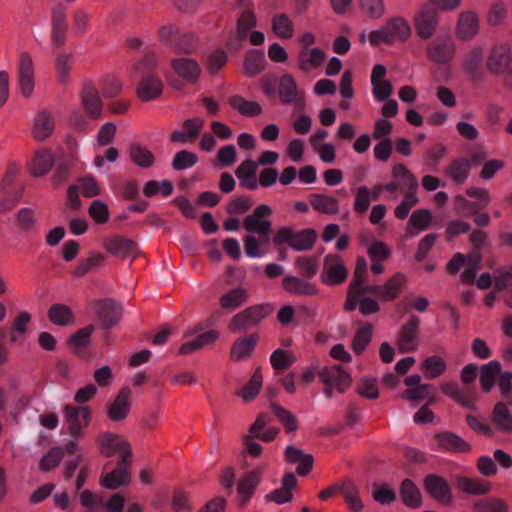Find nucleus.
Segmentation results:
<instances>
[{
	"label": "nucleus",
	"mask_w": 512,
	"mask_h": 512,
	"mask_svg": "<svg viewBox=\"0 0 512 512\" xmlns=\"http://www.w3.org/2000/svg\"><path fill=\"white\" fill-rule=\"evenodd\" d=\"M400 495L404 504L410 508H418L422 505L421 493L410 479H405L402 482Z\"/></svg>",
	"instance_id": "nucleus-51"
},
{
	"label": "nucleus",
	"mask_w": 512,
	"mask_h": 512,
	"mask_svg": "<svg viewBox=\"0 0 512 512\" xmlns=\"http://www.w3.org/2000/svg\"><path fill=\"white\" fill-rule=\"evenodd\" d=\"M52 33L51 41L56 47H62L67 40V15L66 7L62 4L57 5L52 11Z\"/></svg>",
	"instance_id": "nucleus-22"
},
{
	"label": "nucleus",
	"mask_w": 512,
	"mask_h": 512,
	"mask_svg": "<svg viewBox=\"0 0 512 512\" xmlns=\"http://www.w3.org/2000/svg\"><path fill=\"white\" fill-rule=\"evenodd\" d=\"M347 275V269L339 256L329 254L325 257V265L321 273L324 284L329 286L340 284L346 280Z\"/></svg>",
	"instance_id": "nucleus-16"
},
{
	"label": "nucleus",
	"mask_w": 512,
	"mask_h": 512,
	"mask_svg": "<svg viewBox=\"0 0 512 512\" xmlns=\"http://www.w3.org/2000/svg\"><path fill=\"white\" fill-rule=\"evenodd\" d=\"M355 199L353 202V209L358 214H364L370 206L372 200V192L369 187L363 185L355 190Z\"/></svg>",
	"instance_id": "nucleus-62"
},
{
	"label": "nucleus",
	"mask_w": 512,
	"mask_h": 512,
	"mask_svg": "<svg viewBox=\"0 0 512 512\" xmlns=\"http://www.w3.org/2000/svg\"><path fill=\"white\" fill-rule=\"evenodd\" d=\"M316 374L324 384V394L327 398H331L335 391L344 393L352 382L350 374L341 365L323 367L320 370H317L314 365L305 367L301 379L304 383L309 384L314 381Z\"/></svg>",
	"instance_id": "nucleus-1"
},
{
	"label": "nucleus",
	"mask_w": 512,
	"mask_h": 512,
	"mask_svg": "<svg viewBox=\"0 0 512 512\" xmlns=\"http://www.w3.org/2000/svg\"><path fill=\"white\" fill-rule=\"evenodd\" d=\"M257 341L258 337L256 335L237 339L231 348V358L236 361L247 359L255 349Z\"/></svg>",
	"instance_id": "nucleus-43"
},
{
	"label": "nucleus",
	"mask_w": 512,
	"mask_h": 512,
	"mask_svg": "<svg viewBox=\"0 0 512 512\" xmlns=\"http://www.w3.org/2000/svg\"><path fill=\"white\" fill-rule=\"evenodd\" d=\"M130 391L128 389H122L116 396L113 403L107 409V416L112 421L124 420L130 409L129 403Z\"/></svg>",
	"instance_id": "nucleus-39"
},
{
	"label": "nucleus",
	"mask_w": 512,
	"mask_h": 512,
	"mask_svg": "<svg viewBox=\"0 0 512 512\" xmlns=\"http://www.w3.org/2000/svg\"><path fill=\"white\" fill-rule=\"evenodd\" d=\"M129 156L132 162L141 168H149L155 162V157L152 152L139 143H134L130 146Z\"/></svg>",
	"instance_id": "nucleus-50"
},
{
	"label": "nucleus",
	"mask_w": 512,
	"mask_h": 512,
	"mask_svg": "<svg viewBox=\"0 0 512 512\" xmlns=\"http://www.w3.org/2000/svg\"><path fill=\"white\" fill-rule=\"evenodd\" d=\"M310 204L315 211L323 214L335 215L340 211L339 200L335 196L324 193L311 194Z\"/></svg>",
	"instance_id": "nucleus-38"
},
{
	"label": "nucleus",
	"mask_w": 512,
	"mask_h": 512,
	"mask_svg": "<svg viewBox=\"0 0 512 512\" xmlns=\"http://www.w3.org/2000/svg\"><path fill=\"white\" fill-rule=\"evenodd\" d=\"M17 84L26 98L32 96V57L28 52L20 55L17 68Z\"/></svg>",
	"instance_id": "nucleus-25"
},
{
	"label": "nucleus",
	"mask_w": 512,
	"mask_h": 512,
	"mask_svg": "<svg viewBox=\"0 0 512 512\" xmlns=\"http://www.w3.org/2000/svg\"><path fill=\"white\" fill-rule=\"evenodd\" d=\"M341 493L343 494L345 503L350 510L359 512L364 508L359 491L351 481H344L341 484Z\"/></svg>",
	"instance_id": "nucleus-53"
},
{
	"label": "nucleus",
	"mask_w": 512,
	"mask_h": 512,
	"mask_svg": "<svg viewBox=\"0 0 512 512\" xmlns=\"http://www.w3.org/2000/svg\"><path fill=\"white\" fill-rule=\"evenodd\" d=\"M456 487L463 493L482 496L488 494L492 490V484L478 477H467L458 475L455 478Z\"/></svg>",
	"instance_id": "nucleus-26"
},
{
	"label": "nucleus",
	"mask_w": 512,
	"mask_h": 512,
	"mask_svg": "<svg viewBox=\"0 0 512 512\" xmlns=\"http://www.w3.org/2000/svg\"><path fill=\"white\" fill-rule=\"evenodd\" d=\"M130 469L131 459H119L116 468L101 477L100 485L109 490L128 485L131 481Z\"/></svg>",
	"instance_id": "nucleus-13"
},
{
	"label": "nucleus",
	"mask_w": 512,
	"mask_h": 512,
	"mask_svg": "<svg viewBox=\"0 0 512 512\" xmlns=\"http://www.w3.org/2000/svg\"><path fill=\"white\" fill-rule=\"evenodd\" d=\"M479 32V19L472 11L462 12L459 16L456 35L460 40H471Z\"/></svg>",
	"instance_id": "nucleus-35"
},
{
	"label": "nucleus",
	"mask_w": 512,
	"mask_h": 512,
	"mask_svg": "<svg viewBox=\"0 0 512 512\" xmlns=\"http://www.w3.org/2000/svg\"><path fill=\"white\" fill-rule=\"evenodd\" d=\"M159 41L173 49L176 53L189 54L194 49V36L181 34L175 24H165L158 29Z\"/></svg>",
	"instance_id": "nucleus-6"
},
{
	"label": "nucleus",
	"mask_w": 512,
	"mask_h": 512,
	"mask_svg": "<svg viewBox=\"0 0 512 512\" xmlns=\"http://www.w3.org/2000/svg\"><path fill=\"white\" fill-rule=\"evenodd\" d=\"M471 164L465 158H458L453 160L445 168V174L455 184H463L469 177Z\"/></svg>",
	"instance_id": "nucleus-40"
},
{
	"label": "nucleus",
	"mask_w": 512,
	"mask_h": 512,
	"mask_svg": "<svg viewBox=\"0 0 512 512\" xmlns=\"http://www.w3.org/2000/svg\"><path fill=\"white\" fill-rule=\"evenodd\" d=\"M297 479L293 473H286L282 479L280 488L275 489L265 496L267 502H274L276 504H285L293 499L292 489L296 486Z\"/></svg>",
	"instance_id": "nucleus-36"
},
{
	"label": "nucleus",
	"mask_w": 512,
	"mask_h": 512,
	"mask_svg": "<svg viewBox=\"0 0 512 512\" xmlns=\"http://www.w3.org/2000/svg\"><path fill=\"white\" fill-rule=\"evenodd\" d=\"M486 69L495 76L503 77V85L512 89V48L507 42L494 44L486 59Z\"/></svg>",
	"instance_id": "nucleus-2"
},
{
	"label": "nucleus",
	"mask_w": 512,
	"mask_h": 512,
	"mask_svg": "<svg viewBox=\"0 0 512 512\" xmlns=\"http://www.w3.org/2000/svg\"><path fill=\"white\" fill-rule=\"evenodd\" d=\"M326 58L320 48H302L298 54V67L304 73H309L322 66Z\"/></svg>",
	"instance_id": "nucleus-32"
},
{
	"label": "nucleus",
	"mask_w": 512,
	"mask_h": 512,
	"mask_svg": "<svg viewBox=\"0 0 512 512\" xmlns=\"http://www.w3.org/2000/svg\"><path fill=\"white\" fill-rule=\"evenodd\" d=\"M79 97L86 115L94 120L100 119L103 111V102L92 80L83 81Z\"/></svg>",
	"instance_id": "nucleus-9"
},
{
	"label": "nucleus",
	"mask_w": 512,
	"mask_h": 512,
	"mask_svg": "<svg viewBox=\"0 0 512 512\" xmlns=\"http://www.w3.org/2000/svg\"><path fill=\"white\" fill-rule=\"evenodd\" d=\"M54 157L50 150L43 149L34 154V176H42L52 168Z\"/></svg>",
	"instance_id": "nucleus-59"
},
{
	"label": "nucleus",
	"mask_w": 512,
	"mask_h": 512,
	"mask_svg": "<svg viewBox=\"0 0 512 512\" xmlns=\"http://www.w3.org/2000/svg\"><path fill=\"white\" fill-rule=\"evenodd\" d=\"M257 24L256 15L252 10H245L237 21V35L240 40L245 39L252 28Z\"/></svg>",
	"instance_id": "nucleus-63"
},
{
	"label": "nucleus",
	"mask_w": 512,
	"mask_h": 512,
	"mask_svg": "<svg viewBox=\"0 0 512 512\" xmlns=\"http://www.w3.org/2000/svg\"><path fill=\"white\" fill-rule=\"evenodd\" d=\"M424 487L427 493L437 502L452 503L451 487L443 477L435 474L427 475L424 479Z\"/></svg>",
	"instance_id": "nucleus-20"
},
{
	"label": "nucleus",
	"mask_w": 512,
	"mask_h": 512,
	"mask_svg": "<svg viewBox=\"0 0 512 512\" xmlns=\"http://www.w3.org/2000/svg\"><path fill=\"white\" fill-rule=\"evenodd\" d=\"M419 184L415 186V189L412 188H403L406 190L404 198L394 209V216L399 220H404L408 217L410 210L416 206L419 202V198L417 196Z\"/></svg>",
	"instance_id": "nucleus-48"
},
{
	"label": "nucleus",
	"mask_w": 512,
	"mask_h": 512,
	"mask_svg": "<svg viewBox=\"0 0 512 512\" xmlns=\"http://www.w3.org/2000/svg\"><path fill=\"white\" fill-rule=\"evenodd\" d=\"M104 249L113 256L124 258H135L139 254L137 243L131 239L114 236L104 240Z\"/></svg>",
	"instance_id": "nucleus-17"
},
{
	"label": "nucleus",
	"mask_w": 512,
	"mask_h": 512,
	"mask_svg": "<svg viewBox=\"0 0 512 512\" xmlns=\"http://www.w3.org/2000/svg\"><path fill=\"white\" fill-rule=\"evenodd\" d=\"M230 105L243 116L254 117L262 113V107L259 103L246 100L239 95L231 97Z\"/></svg>",
	"instance_id": "nucleus-52"
},
{
	"label": "nucleus",
	"mask_w": 512,
	"mask_h": 512,
	"mask_svg": "<svg viewBox=\"0 0 512 512\" xmlns=\"http://www.w3.org/2000/svg\"><path fill=\"white\" fill-rule=\"evenodd\" d=\"M285 459L290 464H297L296 471L301 476L308 475L313 468V456L304 453L303 450L295 448L291 445L287 446L284 451Z\"/></svg>",
	"instance_id": "nucleus-30"
},
{
	"label": "nucleus",
	"mask_w": 512,
	"mask_h": 512,
	"mask_svg": "<svg viewBox=\"0 0 512 512\" xmlns=\"http://www.w3.org/2000/svg\"><path fill=\"white\" fill-rule=\"evenodd\" d=\"M248 291L242 287L231 289L220 297V306L227 311H233L248 300Z\"/></svg>",
	"instance_id": "nucleus-42"
},
{
	"label": "nucleus",
	"mask_w": 512,
	"mask_h": 512,
	"mask_svg": "<svg viewBox=\"0 0 512 512\" xmlns=\"http://www.w3.org/2000/svg\"><path fill=\"white\" fill-rule=\"evenodd\" d=\"M163 90L162 81L155 75L144 76L137 86V96L143 102L158 98Z\"/></svg>",
	"instance_id": "nucleus-34"
},
{
	"label": "nucleus",
	"mask_w": 512,
	"mask_h": 512,
	"mask_svg": "<svg viewBox=\"0 0 512 512\" xmlns=\"http://www.w3.org/2000/svg\"><path fill=\"white\" fill-rule=\"evenodd\" d=\"M392 176L400 182L401 189L412 188L415 189L418 181L410 170L403 164L398 163L392 167Z\"/></svg>",
	"instance_id": "nucleus-61"
},
{
	"label": "nucleus",
	"mask_w": 512,
	"mask_h": 512,
	"mask_svg": "<svg viewBox=\"0 0 512 512\" xmlns=\"http://www.w3.org/2000/svg\"><path fill=\"white\" fill-rule=\"evenodd\" d=\"M171 67L176 75L186 83H195L201 74L199 63L192 58L179 57L171 61Z\"/></svg>",
	"instance_id": "nucleus-24"
},
{
	"label": "nucleus",
	"mask_w": 512,
	"mask_h": 512,
	"mask_svg": "<svg viewBox=\"0 0 512 512\" xmlns=\"http://www.w3.org/2000/svg\"><path fill=\"white\" fill-rule=\"evenodd\" d=\"M283 105L302 104L304 93L298 89L295 79L290 74L279 78L277 93Z\"/></svg>",
	"instance_id": "nucleus-18"
},
{
	"label": "nucleus",
	"mask_w": 512,
	"mask_h": 512,
	"mask_svg": "<svg viewBox=\"0 0 512 512\" xmlns=\"http://www.w3.org/2000/svg\"><path fill=\"white\" fill-rule=\"evenodd\" d=\"M407 278L403 273H396L384 284L378 285V299L383 302H390L398 298L406 286Z\"/></svg>",
	"instance_id": "nucleus-28"
},
{
	"label": "nucleus",
	"mask_w": 512,
	"mask_h": 512,
	"mask_svg": "<svg viewBox=\"0 0 512 512\" xmlns=\"http://www.w3.org/2000/svg\"><path fill=\"white\" fill-rule=\"evenodd\" d=\"M266 66V59L262 52L250 50L244 60V72L248 77H254L261 73Z\"/></svg>",
	"instance_id": "nucleus-49"
},
{
	"label": "nucleus",
	"mask_w": 512,
	"mask_h": 512,
	"mask_svg": "<svg viewBox=\"0 0 512 512\" xmlns=\"http://www.w3.org/2000/svg\"><path fill=\"white\" fill-rule=\"evenodd\" d=\"M316 239L317 234L314 229L294 231L292 228L284 226L274 234L273 243L276 246L287 244L296 251H307L314 246Z\"/></svg>",
	"instance_id": "nucleus-4"
},
{
	"label": "nucleus",
	"mask_w": 512,
	"mask_h": 512,
	"mask_svg": "<svg viewBox=\"0 0 512 512\" xmlns=\"http://www.w3.org/2000/svg\"><path fill=\"white\" fill-rule=\"evenodd\" d=\"M295 362V355L288 350L277 349L270 356V363L276 371L289 368Z\"/></svg>",
	"instance_id": "nucleus-60"
},
{
	"label": "nucleus",
	"mask_w": 512,
	"mask_h": 512,
	"mask_svg": "<svg viewBox=\"0 0 512 512\" xmlns=\"http://www.w3.org/2000/svg\"><path fill=\"white\" fill-rule=\"evenodd\" d=\"M412 30L409 22L396 16L388 19L385 25L369 34V43L372 46L380 44L393 45L396 42H406L411 36Z\"/></svg>",
	"instance_id": "nucleus-3"
},
{
	"label": "nucleus",
	"mask_w": 512,
	"mask_h": 512,
	"mask_svg": "<svg viewBox=\"0 0 512 512\" xmlns=\"http://www.w3.org/2000/svg\"><path fill=\"white\" fill-rule=\"evenodd\" d=\"M456 47L450 38H438L427 48L428 58L437 64H447L455 54Z\"/></svg>",
	"instance_id": "nucleus-23"
},
{
	"label": "nucleus",
	"mask_w": 512,
	"mask_h": 512,
	"mask_svg": "<svg viewBox=\"0 0 512 512\" xmlns=\"http://www.w3.org/2000/svg\"><path fill=\"white\" fill-rule=\"evenodd\" d=\"M272 312L270 304H257L250 306L236 314L229 323L231 332L245 331L252 326L258 324L262 319Z\"/></svg>",
	"instance_id": "nucleus-7"
},
{
	"label": "nucleus",
	"mask_w": 512,
	"mask_h": 512,
	"mask_svg": "<svg viewBox=\"0 0 512 512\" xmlns=\"http://www.w3.org/2000/svg\"><path fill=\"white\" fill-rule=\"evenodd\" d=\"M98 442L100 453L103 456L111 457L118 453L120 459H131V445L119 435L104 433L99 437Z\"/></svg>",
	"instance_id": "nucleus-11"
},
{
	"label": "nucleus",
	"mask_w": 512,
	"mask_h": 512,
	"mask_svg": "<svg viewBox=\"0 0 512 512\" xmlns=\"http://www.w3.org/2000/svg\"><path fill=\"white\" fill-rule=\"evenodd\" d=\"M473 512H508V504L500 498L481 499L473 504Z\"/></svg>",
	"instance_id": "nucleus-55"
},
{
	"label": "nucleus",
	"mask_w": 512,
	"mask_h": 512,
	"mask_svg": "<svg viewBox=\"0 0 512 512\" xmlns=\"http://www.w3.org/2000/svg\"><path fill=\"white\" fill-rule=\"evenodd\" d=\"M63 412L71 435L78 436L88 427L91 419V412L88 406L66 405Z\"/></svg>",
	"instance_id": "nucleus-12"
},
{
	"label": "nucleus",
	"mask_w": 512,
	"mask_h": 512,
	"mask_svg": "<svg viewBox=\"0 0 512 512\" xmlns=\"http://www.w3.org/2000/svg\"><path fill=\"white\" fill-rule=\"evenodd\" d=\"M19 170L16 164H10L0 181V194L3 196L0 199V214L13 209L23 195L24 186L21 183H15Z\"/></svg>",
	"instance_id": "nucleus-5"
},
{
	"label": "nucleus",
	"mask_w": 512,
	"mask_h": 512,
	"mask_svg": "<svg viewBox=\"0 0 512 512\" xmlns=\"http://www.w3.org/2000/svg\"><path fill=\"white\" fill-rule=\"evenodd\" d=\"M415 29L421 39L430 38L438 26V13L432 8L423 7L415 17Z\"/></svg>",
	"instance_id": "nucleus-21"
},
{
	"label": "nucleus",
	"mask_w": 512,
	"mask_h": 512,
	"mask_svg": "<svg viewBox=\"0 0 512 512\" xmlns=\"http://www.w3.org/2000/svg\"><path fill=\"white\" fill-rule=\"evenodd\" d=\"M500 395L512 406V371H502L497 380Z\"/></svg>",
	"instance_id": "nucleus-64"
},
{
	"label": "nucleus",
	"mask_w": 512,
	"mask_h": 512,
	"mask_svg": "<svg viewBox=\"0 0 512 512\" xmlns=\"http://www.w3.org/2000/svg\"><path fill=\"white\" fill-rule=\"evenodd\" d=\"M419 184L415 186V189L412 188H403L406 190L404 198L394 209V216L399 220H404L408 217L410 210L416 206L419 202V198L417 196Z\"/></svg>",
	"instance_id": "nucleus-47"
},
{
	"label": "nucleus",
	"mask_w": 512,
	"mask_h": 512,
	"mask_svg": "<svg viewBox=\"0 0 512 512\" xmlns=\"http://www.w3.org/2000/svg\"><path fill=\"white\" fill-rule=\"evenodd\" d=\"M501 373V364L497 360H492L488 363H485L481 366L480 369V384L482 390L485 393H489L495 383L496 376Z\"/></svg>",
	"instance_id": "nucleus-44"
},
{
	"label": "nucleus",
	"mask_w": 512,
	"mask_h": 512,
	"mask_svg": "<svg viewBox=\"0 0 512 512\" xmlns=\"http://www.w3.org/2000/svg\"><path fill=\"white\" fill-rule=\"evenodd\" d=\"M271 213L272 209L270 206L265 204L259 205L252 214L245 217L243 228L250 233L258 234L263 242H268L272 224L265 217H268Z\"/></svg>",
	"instance_id": "nucleus-8"
},
{
	"label": "nucleus",
	"mask_w": 512,
	"mask_h": 512,
	"mask_svg": "<svg viewBox=\"0 0 512 512\" xmlns=\"http://www.w3.org/2000/svg\"><path fill=\"white\" fill-rule=\"evenodd\" d=\"M271 28L273 33L280 39H291L295 31L293 21L285 13H279L273 16Z\"/></svg>",
	"instance_id": "nucleus-45"
},
{
	"label": "nucleus",
	"mask_w": 512,
	"mask_h": 512,
	"mask_svg": "<svg viewBox=\"0 0 512 512\" xmlns=\"http://www.w3.org/2000/svg\"><path fill=\"white\" fill-rule=\"evenodd\" d=\"M373 327L370 324H363L356 331L352 340V349L356 354H361L371 342Z\"/></svg>",
	"instance_id": "nucleus-56"
},
{
	"label": "nucleus",
	"mask_w": 512,
	"mask_h": 512,
	"mask_svg": "<svg viewBox=\"0 0 512 512\" xmlns=\"http://www.w3.org/2000/svg\"><path fill=\"white\" fill-rule=\"evenodd\" d=\"M387 69L382 64H375L372 68L370 82L372 94L377 102H385L393 95V85L386 79Z\"/></svg>",
	"instance_id": "nucleus-14"
},
{
	"label": "nucleus",
	"mask_w": 512,
	"mask_h": 512,
	"mask_svg": "<svg viewBox=\"0 0 512 512\" xmlns=\"http://www.w3.org/2000/svg\"><path fill=\"white\" fill-rule=\"evenodd\" d=\"M377 288L378 285H366L365 282H360L359 285L355 287V291L352 293L350 283L347 292V299L344 304L345 310L348 312L354 311L359 302V298L363 297V295L366 293L374 294L378 298Z\"/></svg>",
	"instance_id": "nucleus-46"
},
{
	"label": "nucleus",
	"mask_w": 512,
	"mask_h": 512,
	"mask_svg": "<svg viewBox=\"0 0 512 512\" xmlns=\"http://www.w3.org/2000/svg\"><path fill=\"white\" fill-rule=\"evenodd\" d=\"M420 320L416 316H411L404 324L397 337V347L399 352H413L418 346Z\"/></svg>",
	"instance_id": "nucleus-15"
},
{
	"label": "nucleus",
	"mask_w": 512,
	"mask_h": 512,
	"mask_svg": "<svg viewBox=\"0 0 512 512\" xmlns=\"http://www.w3.org/2000/svg\"><path fill=\"white\" fill-rule=\"evenodd\" d=\"M55 119L48 110H40L34 116V140L44 141L49 138L55 130Z\"/></svg>",
	"instance_id": "nucleus-33"
},
{
	"label": "nucleus",
	"mask_w": 512,
	"mask_h": 512,
	"mask_svg": "<svg viewBox=\"0 0 512 512\" xmlns=\"http://www.w3.org/2000/svg\"><path fill=\"white\" fill-rule=\"evenodd\" d=\"M48 319L57 326H71L75 323V315L72 309L65 304H53L48 312Z\"/></svg>",
	"instance_id": "nucleus-41"
},
{
	"label": "nucleus",
	"mask_w": 512,
	"mask_h": 512,
	"mask_svg": "<svg viewBox=\"0 0 512 512\" xmlns=\"http://www.w3.org/2000/svg\"><path fill=\"white\" fill-rule=\"evenodd\" d=\"M446 367L445 360L437 355L426 358L421 365V369L427 379H434L441 376L445 372Z\"/></svg>",
	"instance_id": "nucleus-54"
},
{
	"label": "nucleus",
	"mask_w": 512,
	"mask_h": 512,
	"mask_svg": "<svg viewBox=\"0 0 512 512\" xmlns=\"http://www.w3.org/2000/svg\"><path fill=\"white\" fill-rule=\"evenodd\" d=\"M436 451H445L449 453H467L471 450V445L462 437L452 432H441L434 435Z\"/></svg>",
	"instance_id": "nucleus-19"
},
{
	"label": "nucleus",
	"mask_w": 512,
	"mask_h": 512,
	"mask_svg": "<svg viewBox=\"0 0 512 512\" xmlns=\"http://www.w3.org/2000/svg\"><path fill=\"white\" fill-rule=\"evenodd\" d=\"M432 219V213L428 209L421 208L413 211L405 230L406 237H416L421 232L427 230L431 225Z\"/></svg>",
	"instance_id": "nucleus-29"
},
{
	"label": "nucleus",
	"mask_w": 512,
	"mask_h": 512,
	"mask_svg": "<svg viewBox=\"0 0 512 512\" xmlns=\"http://www.w3.org/2000/svg\"><path fill=\"white\" fill-rule=\"evenodd\" d=\"M509 404L498 401L494 404L490 419L495 429L503 434H512V413Z\"/></svg>",
	"instance_id": "nucleus-27"
},
{
	"label": "nucleus",
	"mask_w": 512,
	"mask_h": 512,
	"mask_svg": "<svg viewBox=\"0 0 512 512\" xmlns=\"http://www.w3.org/2000/svg\"><path fill=\"white\" fill-rule=\"evenodd\" d=\"M434 387L430 384H422L420 386L410 388L406 390L402 397L405 400L418 403L425 399H429L430 402L434 401Z\"/></svg>",
	"instance_id": "nucleus-58"
},
{
	"label": "nucleus",
	"mask_w": 512,
	"mask_h": 512,
	"mask_svg": "<svg viewBox=\"0 0 512 512\" xmlns=\"http://www.w3.org/2000/svg\"><path fill=\"white\" fill-rule=\"evenodd\" d=\"M97 316L104 328H109L118 323L122 315V308L114 301L106 299L97 303Z\"/></svg>",
	"instance_id": "nucleus-31"
},
{
	"label": "nucleus",
	"mask_w": 512,
	"mask_h": 512,
	"mask_svg": "<svg viewBox=\"0 0 512 512\" xmlns=\"http://www.w3.org/2000/svg\"><path fill=\"white\" fill-rule=\"evenodd\" d=\"M283 289L291 294L297 296H313L317 294L316 286L307 280L301 279L297 276H286L282 280Z\"/></svg>",
	"instance_id": "nucleus-37"
},
{
	"label": "nucleus",
	"mask_w": 512,
	"mask_h": 512,
	"mask_svg": "<svg viewBox=\"0 0 512 512\" xmlns=\"http://www.w3.org/2000/svg\"><path fill=\"white\" fill-rule=\"evenodd\" d=\"M73 63L74 58L68 53H62L55 59V71L60 83L66 84L69 81Z\"/></svg>",
	"instance_id": "nucleus-57"
},
{
	"label": "nucleus",
	"mask_w": 512,
	"mask_h": 512,
	"mask_svg": "<svg viewBox=\"0 0 512 512\" xmlns=\"http://www.w3.org/2000/svg\"><path fill=\"white\" fill-rule=\"evenodd\" d=\"M266 464H260L245 473L238 481L237 496L241 504H247L262 481Z\"/></svg>",
	"instance_id": "nucleus-10"
}]
</instances>
